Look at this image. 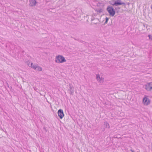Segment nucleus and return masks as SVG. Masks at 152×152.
Returning a JSON list of instances; mask_svg holds the SVG:
<instances>
[{"instance_id": "1", "label": "nucleus", "mask_w": 152, "mask_h": 152, "mask_svg": "<svg viewBox=\"0 0 152 152\" xmlns=\"http://www.w3.org/2000/svg\"><path fill=\"white\" fill-rule=\"evenodd\" d=\"M66 60L64 57L62 55H58L56 57L55 62L58 63H61L66 62Z\"/></svg>"}, {"instance_id": "2", "label": "nucleus", "mask_w": 152, "mask_h": 152, "mask_svg": "<svg viewBox=\"0 0 152 152\" xmlns=\"http://www.w3.org/2000/svg\"><path fill=\"white\" fill-rule=\"evenodd\" d=\"M107 10L108 12L110 15L112 16H113L115 13V12L114 9L111 6H108L107 8Z\"/></svg>"}, {"instance_id": "3", "label": "nucleus", "mask_w": 152, "mask_h": 152, "mask_svg": "<svg viewBox=\"0 0 152 152\" xmlns=\"http://www.w3.org/2000/svg\"><path fill=\"white\" fill-rule=\"evenodd\" d=\"M145 89L148 91H151L152 90V82L147 83L145 86Z\"/></svg>"}, {"instance_id": "4", "label": "nucleus", "mask_w": 152, "mask_h": 152, "mask_svg": "<svg viewBox=\"0 0 152 152\" xmlns=\"http://www.w3.org/2000/svg\"><path fill=\"white\" fill-rule=\"evenodd\" d=\"M58 116L61 119H62L64 116V114L63 110L60 109L58 110Z\"/></svg>"}, {"instance_id": "5", "label": "nucleus", "mask_w": 152, "mask_h": 152, "mask_svg": "<svg viewBox=\"0 0 152 152\" xmlns=\"http://www.w3.org/2000/svg\"><path fill=\"white\" fill-rule=\"evenodd\" d=\"M125 3L123 2H121V0H115V6H116L120 5H124Z\"/></svg>"}, {"instance_id": "6", "label": "nucleus", "mask_w": 152, "mask_h": 152, "mask_svg": "<svg viewBox=\"0 0 152 152\" xmlns=\"http://www.w3.org/2000/svg\"><path fill=\"white\" fill-rule=\"evenodd\" d=\"M96 78L98 81L100 83H103L104 82V78L102 77H100L99 74H97Z\"/></svg>"}, {"instance_id": "7", "label": "nucleus", "mask_w": 152, "mask_h": 152, "mask_svg": "<svg viewBox=\"0 0 152 152\" xmlns=\"http://www.w3.org/2000/svg\"><path fill=\"white\" fill-rule=\"evenodd\" d=\"M69 89L68 90L69 93L70 94L72 95L74 92V88L71 84L69 85Z\"/></svg>"}, {"instance_id": "8", "label": "nucleus", "mask_w": 152, "mask_h": 152, "mask_svg": "<svg viewBox=\"0 0 152 152\" xmlns=\"http://www.w3.org/2000/svg\"><path fill=\"white\" fill-rule=\"evenodd\" d=\"M143 102L147 105L150 104V101L149 99L146 97H144L143 99Z\"/></svg>"}, {"instance_id": "9", "label": "nucleus", "mask_w": 152, "mask_h": 152, "mask_svg": "<svg viewBox=\"0 0 152 152\" xmlns=\"http://www.w3.org/2000/svg\"><path fill=\"white\" fill-rule=\"evenodd\" d=\"M37 2L35 0H31L30 1L29 6L32 7L36 5Z\"/></svg>"}, {"instance_id": "10", "label": "nucleus", "mask_w": 152, "mask_h": 152, "mask_svg": "<svg viewBox=\"0 0 152 152\" xmlns=\"http://www.w3.org/2000/svg\"><path fill=\"white\" fill-rule=\"evenodd\" d=\"M28 66H29L31 67V68H32L33 69H37V66L35 65H33V63H31V64H28Z\"/></svg>"}, {"instance_id": "11", "label": "nucleus", "mask_w": 152, "mask_h": 152, "mask_svg": "<svg viewBox=\"0 0 152 152\" xmlns=\"http://www.w3.org/2000/svg\"><path fill=\"white\" fill-rule=\"evenodd\" d=\"M104 125L105 127L107 128H110V126L109 124L107 123V122H105L104 123Z\"/></svg>"}, {"instance_id": "12", "label": "nucleus", "mask_w": 152, "mask_h": 152, "mask_svg": "<svg viewBox=\"0 0 152 152\" xmlns=\"http://www.w3.org/2000/svg\"><path fill=\"white\" fill-rule=\"evenodd\" d=\"M115 0H112L110 1V4L112 5L113 6H115Z\"/></svg>"}, {"instance_id": "13", "label": "nucleus", "mask_w": 152, "mask_h": 152, "mask_svg": "<svg viewBox=\"0 0 152 152\" xmlns=\"http://www.w3.org/2000/svg\"><path fill=\"white\" fill-rule=\"evenodd\" d=\"M36 69L38 71H41L42 70V68L41 67L37 66Z\"/></svg>"}, {"instance_id": "14", "label": "nucleus", "mask_w": 152, "mask_h": 152, "mask_svg": "<svg viewBox=\"0 0 152 152\" xmlns=\"http://www.w3.org/2000/svg\"><path fill=\"white\" fill-rule=\"evenodd\" d=\"M96 11L97 12V13H99L102 12V10L101 9H99V10H96Z\"/></svg>"}, {"instance_id": "15", "label": "nucleus", "mask_w": 152, "mask_h": 152, "mask_svg": "<svg viewBox=\"0 0 152 152\" xmlns=\"http://www.w3.org/2000/svg\"><path fill=\"white\" fill-rule=\"evenodd\" d=\"M108 20H109V18H108L107 17H106V21H105L104 22V24H106V23H107V21H108Z\"/></svg>"}, {"instance_id": "16", "label": "nucleus", "mask_w": 152, "mask_h": 152, "mask_svg": "<svg viewBox=\"0 0 152 152\" xmlns=\"http://www.w3.org/2000/svg\"><path fill=\"white\" fill-rule=\"evenodd\" d=\"M148 36L149 37V39H152V37L151 35H149Z\"/></svg>"}, {"instance_id": "17", "label": "nucleus", "mask_w": 152, "mask_h": 152, "mask_svg": "<svg viewBox=\"0 0 152 152\" xmlns=\"http://www.w3.org/2000/svg\"><path fill=\"white\" fill-rule=\"evenodd\" d=\"M131 151L132 152H134V151H133V150H131Z\"/></svg>"}, {"instance_id": "18", "label": "nucleus", "mask_w": 152, "mask_h": 152, "mask_svg": "<svg viewBox=\"0 0 152 152\" xmlns=\"http://www.w3.org/2000/svg\"><path fill=\"white\" fill-rule=\"evenodd\" d=\"M151 8L152 9V6H151Z\"/></svg>"}]
</instances>
